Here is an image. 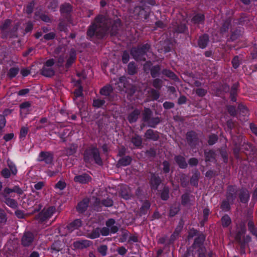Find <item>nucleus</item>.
<instances>
[{"label": "nucleus", "mask_w": 257, "mask_h": 257, "mask_svg": "<svg viewBox=\"0 0 257 257\" xmlns=\"http://www.w3.org/2000/svg\"><path fill=\"white\" fill-rule=\"evenodd\" d=\"M111 25V36H118L122 29L121 20L118 18L112 20L108 17L99 15L89 27L87 34L90 37L95 36L98 39H103L108 34V28Z\"/></svg>", "instance_id": "nucleus-1"}, {"label": "nucleus", "mask_w": 257, "mask_h": 257, "mask_svg": "<svg viewBox=\"0 0 257 257\" xmlns=\"http://www.w3.org/2000/svg\"><path fill=\"white\" fill-rule=\"evenodd\" d=\"M54 59L48 60L41 70L42 75L50 77L55 74L54 66H63L66 62V67H69L76 59V52L74 49H54Z\"/></svg>", "instance_id": "nucleus-2"}, {"label": "nucleus", "mask_w": 257, "mask_h": 257, "mask_svg": "<svg viewBox=\"0 0 257 257\" xmlns=\"http://www.w3.org/2000/svg\"><path fill=\"white\" fill-rule=\"evenodd\" d=\"M114 84L115 86H113V88L119 91L130 93H135L136 91L135 89L128 84L127 78L125 76L120 77L118 80L114 79L112 82V85Z\"/></svg>", "instance_id": "nucleus-3"}, {"label": "nucleus", "mask_w": 257, "mask_h": 257, "mask_svg": "<svg viewBox=\"0 0 257 257\" xmlns=\"http://www.w3.org/2000/svg\"><path fill=\"white\" fill-rule=\"evenodd\" d=\"M84 159L86 162L90 163L94 160L98 165H101L102 163L98 150L94 147H90L85 150L84 154Z\"/></svg>", "instance_id": "nucleus-4"}, {"label": "nucleus", "mask_w": 257, "mask_h": 257, "mask_svg": "<svg viewBox=\"0 0 257 257\" xmlns=\"http://www.w3.org/2000/svg\"><path fill=\"white\" fill-rule=\"evenodd\" d=\"M115 223V220L113 219H108L106 222V227L102 228L100 232L101 234L103 236L108 235L109 233H114L118 230L117 227L114 225Z\"/></svg>", "instance_id": "nucleus-5"}, {"label": "nucleus", "mask_w": 257, "mask_h": 257, "mask_svg": "<svg viewBox=\"0 0 257 257\" xmlns=\"http://www.w3.org/2000/svg\"><path fill=\"white\" fill-rule=\"evenodd\" d=\"M55 211L56 208L54 206L44 208L38 215V220L41 222L45 221L49 219Z\"/></svg>", "instance_id": "nucleus-6"}, {"label": "nucleus", "mask_w": 257, "mask_h": 257, "mask_svg": "<svg viewBox=\"0 0 257 257\" xmlns=\"http://www.w3.org/2000/svg\"><path fill=\"white\" fill-rule=\"evenodd\" d=\"M38 160L40 162H44L46 164H50L53 161V154L49 152H41L39 154Z\"/></svg>", "instance_id": "nucleus-7"}, {"label": "nucleus", "mask_w": 257, "mask_h": 257, "mask_svg": "<svg viewBox=\"0 0 257 257\" xmlns=\"http://www.w3.org/2000/svg\"><path fill=\"white\" fill-rule=\"evenodd\" d=\"M146 49H131V53L137 61H145L146 58Z\"/></svg>", "instance_id": "nucleus-8"}, {"label": "nucleus", "mask_w": 257, "mask_h": 257, "mask_svg": "<svg viewBox=\"0 0 257 257\" xmlns=\"http://www.w3.org/2000/svg\"><path fill=\"white\" fill-rule=\"evenodd\" d=\"M134 15L137 16L139 19L141 20H147L149 17L148 12L145 8L141 6H137L134 10Z\"/></svg>", "instance_id": "nucleus-9"}, {"label": "nucleus", "mask_w": 257, "mask_h": 257, "mask_svg": "<svg viewBox=\"0 0 257 257\" xmlns=\"http://www.w3.org/2000/svg\"><path fill=\"white\" fill-rule=\"evenodd\" d=\"M34 239V234L30 232H26L24 233L22 239V244L25 246H29L33 243Z\"/></svg>", "instance_id": "nucleus-10"}, {"label": "nucleus", "mask_w": 257, "mask_h": 257, "mask_svg": "<svg viewBox=\"0 0 257 257\" xmlns=\"http://www.w3.org/2000/svg\"><path fill=\"white\" fill-rule=\"evenodd\" d=\"M187 30V27L185 24H176L173 25L172 27H170V31L172 32L174 34L175 33H184Z\"/></svg>", "instance_id": "nucleus-11"}, {"label": "nucleus", "mask_w": 257, "mask_h": 257, "mask_svg": "<svg viewBox=\"0 0 257 257\" xmlns=\"http://www.w3.org/2000/svg\"><path fill=\"white\" fill-rule=\"evenodd\" d=\"M204 239L205 237L204 235L202 234L199 235L198 237L195 238L194 242L192 245V247L198 251L201 250V251H203V243Z\"/></svg>", "instance_id": "nucleus-12"}, {"label": "nucleus", "mask_w": 257, "mask_h": 257, "mask_svg": "<svg viewBox=\"0 0 257 257\" xmlns=\"http://www.w3.org/2000/svg\"><path fill=\"white\" fill-rule=\"evenodd\" d=\"M91 180V177L87 174L84 173L77 175L74 178V181L80 184H86Z\"/></svg>", "instance_id": "nucleus-13"}, {"label": "nucleus", "mask_w": 257, "mask_h": 257, "mask_svg": "<svg viewBox=\"0 0 257 257\" xmlns=\"http://www.w3.org/2000/svg\"><path fill=\"white\" fill-rule=\"evenodd\" d=\"M113 202L112 200L108 198H107L106 199L102 200L101 203H100L99 200L96 199L95 201V204L94 205V209L97 211H100V209L98 206L99 205L100 203H101L103 205H104L105 207H110L113 205Z\"/></svg>", "instance_id": "nucleus-14"}, {"label": "nucleus", "mask_w": 257, "mask_h": 257, "mask_svg": "<svg viewBox=\"0 0 257 257\" xmlns=\"http://www.w3.org/2000/svg\"><path fill=\"white\" fill-rule=\"evenodd\" d=\"M238 110L239 113V117L241 120L245 121L248 115L247 108L242 104H239L238 107Z\"/></svg>", "instance_id": "nucleus-15"}, {"label": "nucleus", "mask_w": 257, "mask_h": 257, "mask_svg": "<svg viewBox=\"0 0 257 257\" xmlns=\"http://www.w3.org/2000/svg\"><path fill=\"white\" fill-rule=\"evenodd\" d=\"M120 194L122 198L127 200L131 197V192L129 187L126 185H122L120 188Z\"/></svg>", "instance_id": "nucleus-16"}, {"label": "nucleus", "mask_w": 257, "mask_h": 257, "mask_svg": "<svg viewBox=\"0 0 257 257\" xmlns=\"http://www.w3.org/2000/svg\"><path fill=\"white\" fill-rule=\"evenodd\" d=\"M82 225V222L80 219H77L74 220L72 222L70 223L67 226L68 232L70 233L73 231L78 229Z\"/></svg>", "instance_id": "nucleus-17"}, {"label": "nucleus", "mask_w": 257, "mask_h": 257, "mask_svg": "<svg viewBox=\"0 0 257 257\" xmlns=\"http://www.w3.org/2000/svg\"><path fill=\"white\" fill-rule=\"evenodd\" d=\"M89 200L88 198H85L82 201L80 202L77 205V209L78 212L82 213L87 208Z\"/></svg>", "instance_id": "nucleus-18"}, {"label": "nucleus", "mask_w": 257, "mask_h": 257, "mask_svg": "<svg viewBox=\"0 0 257 257\" xmlns=\"http://www.w3.org/2000/svg\"><path fill=\"white\" fill-rule=\"evenodd\" d=\"M90 245V241L87 240H80L73 243V246L75 248L81 249Z\"/></svg>", "instance_id": "nucleus-19"}, {"label": "nucleus", "mask_w": 257, "mask_h": 257, "mask_svg": "<svg viewBox=\"0 0 257 257\" xmlns=\"http://www.w3.org/2000/svg\"><path fill=\"white\" fill-rule=\"evenodd\" d=\"M250 195L249 192L246 189H241L239 193L240 200L242 203H247L249 199Z\"/></svg>", "instance_id": "nucleus-20"}, {"label": "nucleus", "mask_w": 257, "mask_h": 257, "mask_svg": "<svg viewBox=\"0 0 257 257\" xmlns=\"http://www.w3.org/2000/svg\"><path fill=\"white\" fill-rule=\"evenodd\" d=\"M209 37L206 34L200 36L198 41V44L200 48H205L208 43Z\"/></svg>", "instance_id": "nucleus-21"}, {"label": "nucleus", "mask_w": 257, "mask_h": 257, "mask_svg": "<svg viewBox=\"0 0 257 257\" xmlns=\"http://www.w3.org/2000/svg\"><path fill=\"white\" fill-rule=\"evenodd\" d=\"M3 199L5 203L10 207L14 209L18 207V203L15 199L11 198L9 196H5Z\"/></svg>", "instance_id": "nucleus-22"}, {"label": "nucleus", "mask_w": 257, "mask_h": 257, "mask_svg": "<svg viewBox=\"0 0 257 257\" xmlns=\"http://www.w3.org/2000/svg\"><path fill=\"white\" fill-rule=\"evenodd\" d=\"M12 21L9 19L5 20L4 24L0 27L2 35L4 37L8 34V31L10 29V26L11 24Z\"/></svg>", "instance_id": "nucleus-23"}, {"label": "nucleus", "mask_w": 257, "mask_h": 257, "mask_svg": "<svg viewBox=\"0 0 257 257\" xmlns=\"http://www.w3.org/2000/svg\"><path fill=\"white\" fill-rule=\"evenodd\" d=\"M132 160L131 157L124 156L118 160L117 165L118 167L128 166L131 164Z\"/></svg>", "instance_id": "nucleus-24"}, {"label": "nucleus", "mask_w": 257, "mask_h": 257, "mask_svg": "<svg viewBox=\"0 0 257 257\" xmlns=\"http://www.w3.org/2000/svg\"><path fill=\"white\" fill-rule=\"evenodd\" d=\"M19 27V24L17 23L15 24L12 28H10L9 31H8V34L5 35V37H17V30L18 29Z\"/></svg>", "instance_id": "nucleus-25"}, {"label": "nucleus", "mask_w": 257, "mask_h": 257, "mask_svg": "<svg viewBox=\"0 0 257 257\" xmlns=\"http://www.w3.org/2000/svg\"><path fill=\"white\" fill-rule=\"evenodd\" d=\"M145 137L148 139L156 141L159 137V134L152 130H148L145 133Z\"/></svg>", "instance_id": "nucleus-26"}, {"label": "nucleus", "mask_w": 257, "mask_h": 257, "mask_svg": "<svg viewBox=\"0 0 257 257\" xmlns=\"http://www.w3.org/2000/svg\"><path fill=\"white\" fill-rule=\"evenodd\" d=\"M186 139L187 142L189 143L190 146L192 147L196 144L197 142L196 137L195 136V134L193 132H188L186 134Z\"/></svg>", "instance_id": "nucleus-27"}, {"label": "nucleus", "mask_w": 257, "mask_h": 257, "mask_svg": "<svg viewBox=\"0 0 257 257\" xmlns=\"http://www.w3.org/2000/svg\"><path fill=\"white\" fill-rule=\"evenodd\" d=\"M141 111L139 109L134 110L128 116V120L130 123H133L137 121L138 116L140 114Z\"/></svg>", "instance_id": "nucleus-28"}, {"label": "nucleus", "mask_w": 257, "mask_h": 257, "mask_svg": "<svg viewBox=\"0 0 257 257\" xmlns=\"http://www.w3.org/2000/svg\"><path fill=\"white\" fill-rule=\"evenodd\" d=\"M175 160L181 168H185L187 167V164L183 157L181 156H176Z\"/></svg>", "instance_id": "nucleus-29"}, {"label": "nucleus", "mask_w": 257, "mask_h": 257, "mask_svg": "<svg viewBox=\"0 0 257 257\" xmlns=\"http://www.w3.org/2000/svg\"><path fill=\"white\" fill-rule=\"evenodd\" d=\"M151 184L153 189H156L161 183V179L155 174H153L151 178Z\"/></svg>", "instance_id": "nucleus-30"}, {"label": "nucleus", "mask_w": 257, "mask_h": 257, "mask_svg": "<svg viewBox=\"0 0 257 257\" xmlns=\"http://www.w3.org/2000/svg\"><path fill=\"white\" fill-rule=\"evenodd\" d=\"M147 92L148 96L152 100H157L160 96L159 91L154 89L150 88Z\"/></svg>", "instance_id": "nucleus-31"}, {"label": "nucleus", "mask_w": 257, "mask_h": 257, "mask_svg": "<svg viewBox=\"0 0 257 257\" xmlns=\"http://www.w3.org/2000/svg\"><path fill=\"white\" fill-rule=\"evenodd\" d=\"M230 25V21L229 20H226L223 23L220 29V33L222 35L228 32Z\"/></svg>", "instance_id": "nucleus-32"}, {"label": "nucleus", "mask_w": 257, "mask_h": 257, "mask_svg": "<svg viewBox=\"0 0 257 257\" xmlns=\"http://www.w3.org/2000/svg\"><path fill=\"white\" fill-rule=\"evenodd\" d=\"M72 11V7L69 4L62 5L60 8V12L62 14H69Z\"/></svg>", "instance_id": "nucleus-33"}, {"label": "nucleus", "mask_w": 257, "mask_h": 257, "mask_svg": "<svg viewBox=\"0 0 257 257\" xmlns=\"http://www.w3.org/2000/svg\"><path fill=\"white\" fill-rule=\"evenodd\" d=\"M204 16L201 14H197L195 15L192 19V21L194 24H201L204 21Z\"/></svg>", "instance_id": "nucleus-34"}, {"label": "nucleus", "mask_w": 257, "mask_h": 257, "mask_svg": "<svg viewBox=\"0 0 257 257\" xmlns=\"http://www.w3.org/2000/svg\"><path fill=\"white\" fill-rule=\"evenodd\" d=\"M113 87L110 85H107L101 89L100 92L101 94L107 96L110 94L113 90Z\"/></svg>", "instance_id": "nucleus-35"}, {"label": "nucleus", "mask_w": 257, "mask_h": 257, "mask_svg": "<svg viewBox=\"0 0 257 257\" xmlns=\"http://www.w3.org/2000/svg\"><path fill=\"white\" fill-rule=\"evenodd\" d=\"M206 161H212L215 158L214 152L212 150L205 151Z\"/></svg>", "instance_id": "nucleus-36"}, {"label": "nucleus", "mask_w": 257, "mask_h": 257, "mask_svg": "<svg viewBox=\"0 0 257 257\" xmlns=\"http://www.w3.org/2000/svg\"><path fill=\"white\" fill-rule=\"evenodd\" d=\"M152 111L149 108H145L143 113V120L147 123L151 118Z\"/></svg>", "instance_id": "nucleus-37"}, {"label": "nucleus", "mask_w": 257, "mask_h": 257, "mask_svg": "<svg viewBox=\"0 0 257 257\" xmlns=\"http://www.w3.org/2000/svg\"><path fill=\"white\" fill-rule=\"evenodd\" d=\"M7 164L8 166L11 170L12 174L14 175H16L17 173L18 170L15 164L10 160L7 161Z\"/></svg>", "instance_id": "nucleus-38"}, {"label": "nucleus", "mask_w": 257, "mask_h": 257, "mask_svg": "<svg viewBox=\"0 0 257 257\" xmlns=\"http://www.w3.org/2000/svg\"><path fill=\"white\" fill-rule=\"evenodd\" d=\"M77 149L76 144H72L66 150V154L68 156H70L74 154Z\"/></svg>", "instance_id": "nucleus-39"}, {"label": "nucleus", "mask_w": 257, "mask_h": 257, "mask_svg": "<svg viewBox=\"0 0 257 257\" xmlns=\"http://www.w3.org/2000/svg\"><path fill=\"white\" fill-rule=\"evenodd\" d=\"M128 73L130 75H134L137 72V66L134 62H130L128 65Z\"/></svg>", "instance_id": "nucleus-40"}, {"label": "nucleus", "mask_w": 257, "mask_h": 257, "mask_svg": "<svg viewBox=\"0 0 257 257\" xmlns=\"http://www.w3.org/2000/svg\"><path fill=\"white\" fill-rule=\"evenodd\" d=\"M20 71L19 67H13L11 68L8 73V75L10 78H14L18 74Z\"/></svg>", "instance_id": "nucleus-41"}, {"label": "nucleus", "mask_w": 257, "mask_h": 257, "mask_svg": "<svg viewBox=\"0 0 257 257\" xmlns=\"http://www.w3.org/2000/svg\"><path fill=\"white\" fill-rule=\"evenodd\" d=\"M241 35V30L236 29L231 33L230 39L231 41H234L238 39Z\"/></svg>", "instance_id": "nucleus-42"}, {"label": "nucleus", "mask_w": 257, "mask_h": 257, "mask_svg": "<svg viewBox=\"0 0 257 257\" xmlns=\"http://www.w3.org/2000/svg\"><path fill=\"white\" fill-rule=\"evenodd\" d=\"M30 107L31 103L28 101L23 102L20 105L21 112L28 111Z\"/></svg>", "instance_id": "nucleus-43"}, {"label": "nucleus", "mask_w": 257, "mask_h": 257, "mask_svg": "<svg viewBox=\"0 0 257 257\" xmlns=\"http://www.w3.org/2000/svg\"><path fill=\"white\" fill-rule=\"evenodd\" d=\"M62 247V243L60 241H55L51 246V249L53 250L58 251L60 250Z\"/></svg>", "instance_id": "nucleus-44"}, {"label": "nucleus", "mask_w": 257, "mask_h": 257, "mask_svg": "<svg viewBox=\"0 0 257 257\" xmlns=\"http://www.w3.org/2000/svg\"><path fill=\"white\" fill-rule=\"evenodd\" d=\"M221 222L223 227H227L231 223V219L229 216L226 215L222 217Z\"/></svg>", "instance_id": "nucleus-45"}, {"label": "nucleus", "mask_w": 257, "mask_h": 257, "mask_svg": "<svg viewBox=\"0 0 257 257\" xmlns=\"http://www.w3.org/2000/svg\"><path fill=\"white\" fill-rule=\"evenodd\" d=\"M160 71V68L159 66L156 65V66L153 67L151 69V74L152 77L155 78L157 76H158L159 74Z\"/></svg>", "instance_id": "nucleus-46"}, {"label": "nucleus", "mask_w": 257, "mask_h": 257, "mask_svg": "<svg viewBox=\"0 0 257 257\" xmlns=\"http://www.w3.org/2000/svg\"><path fill=\"white\" fill-rule=\"evenodd\" d=\"M132 142L135 146L140 147L142 145V141L141 137L136 136L132 138Z\"/></svg>", "instance_id": "nucleus-47"}, {"label": "nucleus", "mask_w": 257, "mask_h": 257, "mask_svg": "<svg viewBox=\"0 0 257 257\" xmlns=\"http://www.w3.org/2000/svg\"><path fill=\"white\" fill-rule=\"evenodd\" d=\"M150 207V203L149 201H145L141 208V213L145 214Z\"/></svg>", "instance_id": "nucleus-48"}, {"label": "nucleus", "mask_w": 257, "mask_h": 257, "mask_svg": "<svg viewBox=\"0 0 257 257\" xmlns=\"http://www.w3.org/2000/svg\"><path fill=\"white\" fill-rule=\"evenodd\" d=\"M159 122L160 119L159 117H157L151 118L147 123L150 126L155 127V126L159 123Z\"/></svg>", "instance_id": "nucleus-49"}, {"label": "nucleus", "mask_w": 257, "mask_h": 257, "mask_svg": "<svg viewBox=\"0 0 257 257\" xmlns=\"http://www.w3.org/2000/svg\"><path fill=\"white\" fill-rule=\"evenodd\" d=\"M227 198L228 200L227 201H226V200L223 201L221 205V209L225 211H228L230 209V205L228 203V201L230 199L229 196H227Z\"/></svg>", "instance_id": "nucleus-50"}, {"label": "nucleus", "mask_w": 257, "mask_h": 257, "mask_svg": "<svg viewBox=\"0 0 257 257\" xmlns=\"http://www.w3.org/2000/svg\"><path fill=\"white\" fill-rule=\"evenodd\" d=\"M169 189L168 187H165L161 193V197L164 200H167L169 198Z\"/></svg>", "instance_id": "nucleus-51"}, {"label": "nucleus", "mask_w": 257, "mask_h": 257, "mask_svg": "<svg viewBox=\"0 0 257 257\" xmlns=\"http://www.w3.org/2000/svg\"><path fill=\"white\" fill-rule=\"evenodd\" d=\"M163 74L173 80H176L177 79V76L173 72L170 70H164L163 71Z\"/></svg>", "instance_id": "nucleus-52"}, {"label": "nucleus", "mask_w": 257, "mask_h": 257, "mask_svg": "<svg viewBox=\"0 0 257 257\" xmlns=\"http://www.w3.org/2000/svg\"><path fill=\"white\" fill-rule=\"evenodd\" d=\"M12 192V188L6 187L4 189L3 192L0 193V198H4L5 196H9V195Z\"/></svg>", "instance_id": "nucleus-53"}, {"label": "nucleus", "mask_w": 257, "mask_h": 257, "mask_svg": "<svg viewBox=\"0 0 257 257\" xmlns=\"http://www.w3.org/2000/svg\"><path fill=\"white\" fill-rule=\"evenodd\" d=\"M58 3L57 0L52 1L48 6L49 9L53 11H55V9L58 7Z\"/></svg>", "instance_id": "nucleus-54"}, {"label": "nucleus", "mask_w": 257, "mask_h": 257, "mask_svg": "<svg viewBox=\"0 0 257 257\" xmlns=\"http://www.w3.org/2000/svg\"><path fill=\"white\" fill-rule=\"evenodd\" d=\"M105 103L104 100L100 99H96L93 100V105L95 107H100Z\"/></svg>", "instance_id": "nucleus-55"}, {"label": "nucleus", "mask_w": 257, "mask_h": 257, "mask_svg": "<svg viewBox=\"0 0 257 257\" xmlns=\"http://www.w3.org/2000/svg\"><path fill=\"white\" fill-rule=\"evenodd\" d=\"M34 6L35 3L34 2H31L27 6L26 9V12L27 14H31L33 13Z\"/></svg>", "instance_id": "nucleus-56"}, {"label": "nucleus", "mask_w": 257, "mask_h": 257, "mask_svg": "<svg viewBox=\"0 0 257 257\" xmlns=\"http://www.w3.org/2000/svg\"><path fill=\"white\" fill-rule=\"evenodd\" d=\"M98 251L102 256H105L107 253V247L105 245H100L98 248Z\"/></svg>", "instance_id": "nucleus-57"}, {"label": "nucleus", "mask_w": 257, "mask_h": 257, "mask_svg": "<svg viewBox=\"0 0 257 257\" xmlns=\"http://www.w3.org/2000/svg\"><path fill=\"white\" fill-rule=\"evenodd\" d=\"M28 128L27 126H23L21 128L20 134L21 139L25 138L28 133Z\"/></svg>", "instance_id": "nucleus-58"}, {"label": "nucleus", "mask_w": 257, "mask_h": 257, "mask_svg": "<svg viewBox=\"0 0 257 257\" xmlns=\"http://www.w3.org/2000/svg\"><path fill=\"white\" fill-rule=\"evenodd\" d=\"M179 211V206H172L170 210V216H174Z\"/></svg>", "instance_id": "nucleus-59"}, {"label": "nucleus", "mask_w": 257, "mask_h": 257, "mask_svg": "<svg viewBox=\"0 0 257 257\" xmlns=\"http://www.w3.org/2000/svg\"><path fill=\"white\" fill-rule=\"evenodd\" d=\"M58 29L62 32H66L67 31L66 24L64 21L60 22L58 25Z\"/></svg>", "instance_id": "nucleus-60"}, {"label": "nucleus", "mask_w": 257, "mask_h": 257, "mask_svg": "<svg viewBox=\"0 0 257 257\" xmlns=\"http://www.w3.org/2000/svg\"><path fill=\"white\" fill-rule=\"evenodd\" d=\"M217 136L215 135H211L208 140V144L209 145H213L217 140Z\"/></svg>", "instance_id": "nucleus-61"}, {"label": "nucleus", "mask_w": 257, "mask_h": 257, "mask_svg": "<svg viewBox=\"0 0 257 257\" xmlns=\"http://www.w3.org/2000/svg\"><path fill=\"white\" fill-rule=\"evenodd\" d=\"M232 64L233 65V67L235 69L239 67V66L240 65V61L239 60L238 56H236L234 57V58L233 59V60L232 61Z\"/></svg>", "instance_id": "nucleus-62"}, {"label": "nucleus", "mask_w": 257, "mask_h": 257, "mask_svg": "<svg viewBox=\"0 0 257 257\" xmlns=\"http://www.w3.org/2000/svg\"><path fill=\"white\" fill-rule=\"evenodd\" d=\"M55 36L56 34L55 33L50 32L44 35V38L46 40H51L54 39Z\"/></svg>", "instance_id": "nucleus-63"}, {"label": "nucleus", "mask_w": 257, "mask_h": 257, "mask_svg": "<svg viewBox=\"0 0 257 257\" xmlns=\"http://www.w3.org/2000/svg\"><path fill=\"white\" fill-rule=\"evenodd\" d=\"M2 175L5 178H9L11 176V172L8 168H4L2 171Z\"/></svg>", "instance_id": "nucleus-64"}]
</instances>
